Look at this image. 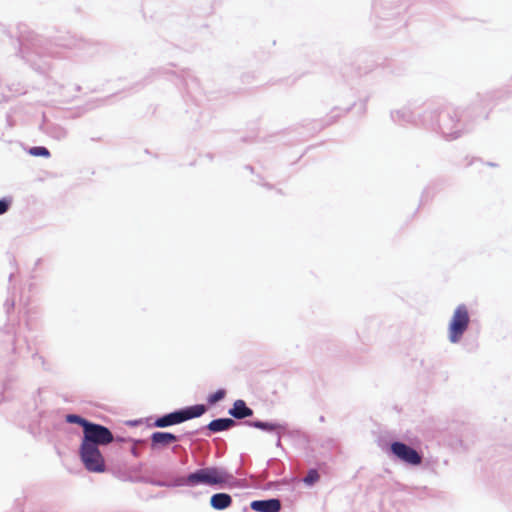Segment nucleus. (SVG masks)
Instances as JSON below:
<instances>
[{
    "label": "nucleus",
    "instance_id": "nucleus-17",
    "mask_svg": "<svg viewBox=\"0 0 512 512\" xmlns=\"http://www.w3.org/2000/svg\"><path fill=\"white\" fill-rule=\"evenodd\" d=\"M9 203L6 200H0V215L7 212Z\"/></svg>",
    "mask_w": 512,
    "mask_h": 512
},
{
    "label": "nucleus",
    "instance_id": "nucleus-5",
    "mask_svg": "<svg viewBox=\"0 0 512 512\" xmlns=\"http://www.w3.org/2000/svg\"><path fill=\"white\" fill-rule=\"evenodd\" d=\"M79 455L84 467L93 473H103L106 470L105 459L99 447L80 445Z\"/></svg>",
    "mask_w": 512,
    "mask_h": 512
},
{
    "label": "nucleus",
    "instance_id": "nucleus-16",
    "mask_svg": "<svg viewBox=\"0 0 512 512\" xmlns=\"http://www.w3.org/2000/svg\"><path fill=\"white\" fill-rule=\"evenodd\" d=\"M225 394H226L225 390H223V389L217 390L215 393L209 395L208 402L210 404H215V403L219 402L220 400H222L225 397Z\"/></svg>",
    "mask_w": 512,
    "mask_h": 512
},
{
    "label": "nucleus",
    "instance_id": "nucleus-8",
    "mask_svg": "<svg viewBox=\"0 0 512 512\" xmlns=\"http://www.w3.org/2000/svg\"><path fill=\"white\" fill-rule=\"evenodd\" d=\"M178 441L176 435L168 432H154L151 435V447L156 449L160 446H168Z\"/></svg>",
    "mask_w": 512,
    "mask_h": 512
},
{
    "label": "nucleus",
    "instance_id": "nucleus-6",
    "mask_svg": "<svg viewBox=\"0 0 512 512\" xmlns=\"http://www.w3.org/2000/svg\"><path fill=\"white\" fill-rule=\"evenodd\" d=\"M391 451L400 460H402L408 464L419 465L422 462L421 455L415 449L407 446L404 443H401V442L392 443Z\"/></svg>",
    "mask_w": 512,
    "mask_h": 512
},
{
    "label": "nucleus",
    "instance_id": "nucleus-9",
    "mask_svg": "<svg viewBox=\"0 0 512 512\" xmlns=\"http://www.w3.org/2000/svg\"><path fill=\"white\" fill-rule=\"evenodd\" d=\"M229 414L236 419H243L252 416L253 410L246 406L245 401L239 399L234 402Z\"/></svg>",
    "mask_w": 512,
    "mask_h": 512
},
{
    "label": "nucleus",
    "instance_id": "nucleus-12",
    "mask_svg": "<svg viewBox=\"0 0 512 512\" xmlns=\"http://www.w3.org/2000/svg\"><path fill=\"white\" fill-rule=\"evenodd\" d=\"M249 425L265 431H274L278 428L276 424L261 421L249 422Z\"/></svg>",
    "mask_w": 512,
    "mask_h": 512
},
{
    "label": "nucleus",
    "instance_id": "nucleus-13",
    "mask_svg": "<svg viewBox=\"0 0 512 512\" xmlns=\"http://www.w3.org/2000/svg\"><path fill=\"white\" fill-rule=\"evenodd\" d=\"M66 420L69 423L79 424L80 426L83 427V431L85 430V427H87L86 424L90 423L88 420L74 414L67 415Z\"/></svg>",
    "mask_w": 512,
    "mask_h": 512
},
{
    "label": "nucleus",
    "instance_id": "nucleus-1",
    "mask_svg": "<svg viewBox=\"0 0 512 512\" xmlns=\"http://www.w3.org/2000/svg\"><path fill=\"white\" fill-rule=\"evenodd\" d=\"M230 475L223 469L217 467L202 468L191 473L186 478V484L189 486H197L200 484L215 486L228 482Z\"/></svg>",
    "mask_w": 512,
    "mask_h": 512
},
{
    "label": "nucleus",
    "instance_id": "nucleus-15",
    "mask_svg": "<svg viewBox=\"0 0 512 512\" xmlns=\"http://www.w3.org/2000/svg\"><path fill=\"white\" fill-rule=\"evenodd\" d=\"M319 478H320V476H319V473L317 472V470L311 469L310 471H308V473L305 476L303 481L307 485H312V484L316 483L319 480Z\"/></svg>",
    "mask_w": 512,
    "mask_h": 512
},
{
    "label": "nucleus",
    "instance_id": "nucleus-3",
    "mask_svg": "<svg viewBox=\"0 0 512 512\" xmlns=\"http://www.w3.org/2000/svg\"><path fill=\"white\" fill-rule=\"evenodd\" d=\"M86 425L81 445L99 447L113 442V434L107 427L92 422Z\"/></svg>",
    "mask_w": 512,
    "mask_h": 512
},
{
    "label": "nucleus",
    "instance_id": "nucleus-7",
    "mask_svg": "<svg viewBox=\"0 0 512 512\" xmlns=\"http://www.w3.org/2000/svg\"><path fill=\"white\" fill-rule=\"evenodd\" d=\"M250 507L257 512H279L281 502L278 499L255 500L251 502Z\"/></svg>",
    "mask_w": 512,
    "mask_h": 512
},
{
    "label": "nucleus",
    "instance_id": "nucleus-14",
    "mask_svg": "<svg viewBox=\"0 0 512 512\" xmlns=\"http://www.w3.org/2000/svg\"><path fill=\"white\" fill-rule=\"evenodd\" d=\"M29 154L32 156H35V157H39V156L49 157L50 156L49 150L47 148L41 147V146L30 148Z\"/></svg>",
    "mask_w": 512,
    "mask_h": 512
},
{
    "label": "nucleus",
    "instance_id": "nucleus-10",
    "mask_svg": "<svg viewBox=\"0 0 512 512\" xmlns=\"http://www.w3.org/2000/svg\"><path fill=\"white\" fill-rule=\"evenodd\" d=\"M210 504L216 510H224L232 504V498L227 493H217L211 497Z\"/></svg>",
    "mask_w": 512,
    "mask_h": 512
},
{
    "label": "nucleus",
    "instance_id": "nucleus-11",
    "mask_svg": "<svg viewBox=\"0 0 512 512\" xmlns=\"http://www.w3.org/2000/svg\"><path fill=\"white\" fill-rule=\"evenodd\" d=\"M235 425V421L230 418H219L212 420L207 428L211 432H220L224 430H228L229 428L233 427Z\"/></svg>",
    "mask_w": 512,
    "mask_h": 512
},
{
    "label": "nucleus",
    "instance_id": "nucleus-4",
    "mask_svg": "<svg viewBox=\"0 0 512 512\" xmlns=\"http://www.w3.org/2000/svg\"><path fill=\"white\" fill-rule=\"evenodd\" d=\"M205 410L204 405H194L183 410L175 411L156 419L155 426L163 428L179 424L189 419L201 416Z\"/></svg>",
    "mask_w": 512,
    "mask_h": 512
},
{
    "label": "nucleus",
    "instance_id": "nucleus-2",
    "mask_svg": "<svg viewBox=\"0 0 512 512\" xmlns=\"http://www.w3.org/2000/svg\"><path fill=\"white\" fill-rule=\"evenodd\" d=\"M469 323L468 308L463 304L457 306L448 326V338L451 343H458L461 340Z\"/></svg>",
    "mask_w": 512,
    "mask_h": 512
}]
</instances>
